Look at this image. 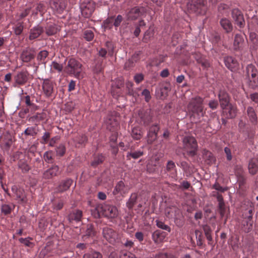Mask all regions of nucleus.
<instances>
[{"label": "nucleus", "instance_id": "nucleus-17", "mask_svg": "<svg viewBox=\"0 0 258 258\" xmlns=\"http://www.w3.org/2000/svg\"><path fill=\"white\" fill-rule=\"evenodd\" d=\"M248 170L250 174H255L258 171V160L251 159L248 163Z\"/></svg>", "mask_w": 258, "mask_h": 258}, {"label": "nucleus", "instance_id": "nucleus-13", "mask_svg": "<svg viewBox=\"0 0 258 258\" xmlns=\"http://www.w3.org/2000/svg\"><path fill=\"white\" fill-rule=\"evenodd\" d=\"M34 55L35 53L33 50L30 49H26L22 52L21 58L23 61L28 62L34 58Z\"/></svg>", "mask_w": 258, "mask_h": 258}, {"label": "nucleus", "instance_id": "nucleus-23", "mask_svg": "<svg viewBox=\"0 0 258 258\" xmlns=\"http://www.w3.org/2000/svg\"><path fill=\"white\" fill-rule=\"evenodd\" d=\"M217 199L219 202L218 207L220 215L222 217H224L226 215V209L223 202V198L221 195L218 194Z\"/></svg>", "mask_w": 258, "mask_h": 258}, {"label": "nucleus", "instance_id": "nucleus-15", "mask_svg": "<svg viewBox=\"0 0 258 258\" xmlns=\"http://www.w3.org/2000/svg\"><path fill=\"white\" fill-rule=\"evenodd\" d=\"M219 99L220 102V105L222 109L230 105L229 98L228 94L224 91H220L219 94Z\"/></svg>", "mask_w": 258, "mask_h": 258}, {"label": "nucleus", "instance_id": "nucleus-47", "mask_svg": "<svg viewBox=\"0 0 258 258\" xmlns=\"http://www.w3.org/2000/svg\"><path fill=\"white\" fill-rule=\"evenodd\" d=\"M2 211L5 214H8L11 212V208L8 205H4L2 206Z\"/></svg>", "mask_w": 258, "mask_h": 258}, {"label": "nucleus", "instance_id": "nucleus-30", "mask_svg": "<svg viewBox=\"0 0 258 258\" xmlns=\"http://www.w3.org/2000/svg\"><path fill=\"white\" fill-rule=\"evenodd\" d=\"M243 42L244 39L240 35H235L234 41V46L235 48L237 49L241 47L243 44Z\"/></svg>", "mask_w": 258, "mask_h": 258}, {"label": "nucleus", "instance_id": "nucleus-39", "mask_svg": "<svg viewBox=\"0 0 258 258\" xmlns=\"http://www.w3.org/2000/svg\"><path fill=\"white\" fill-rule=\"evenodd\" d=\"M84 38L87 41H91L94 38V34L91 30H86L84 33Z\"/></svg>", "mask_w": 258, "mask_h": 258}, {"label": "nucleus", "instance_id": "nucleus-20", "mask_svg": "<svg viewBox=\"0 0 258 258\" xmlns=\"http://www.w3.org/2000/svg\"><path fill=\"white\" fill-rule=\"evenodd\" d=\"M127 191V188L125 186L124 183L122 181H119L115 187L113 191L114 195L118 194H123Z\"/></svg>", "mask_w": 258, "mask_h": 258}, {"label": "nucleus", "instance_id": "nucleus-50", "mask_svg": "<svg viewBox=\"0 0 258 258\" xmlns=\"http://www.w3.org/2000/svg\"><path fill=\"white\" fill-rule=\"evenodd\" d=\"M122 18L121 15H118L116 18L113 21V25L115 27H118L121 23Z\"/></svg>", "mask_w": 258, "mask_h": 258}, {"label": "nucleus", "instance_id": "nucleus-53", "mask_svg": "<svg viewBox=\"0 0 258 258\" xmlns=\"http://www.w3.org/2000/svg\"><path fill=\"white\" fill-rule=\"evenodd\" d=\"M46 6L44 4L42 3H40L38 4L36 9L37 11L40 13H42L45 10Z\"/></svg>", "mask_w": 258, "mask_h": 258}, {"label": "nucleus", "instance_id": "nucleus-34", "mask_svg": "<svg viewBox=\"0 0 258 258\" xmlns=\"http://www.w3.org/2000/svg\"><path fill=\"white\" fill-rule=\"evenodd\" d=\"M101 254L96 251H91L85 254L83 258H101Z\"/></svg>", "mask_w": 258, "mask_h": 258}, {"label": "nucleus", "instance_id": "nucleus-19", "mask_svg": "<svg viewBox=\"0 0 258 258\" xmlns=\"http://www.w3.org/2000/svg\"><path fill=\"white\" fill-rule=\"evenodd\" d=\"M141 15L140 9L139 8L135 7L132 9L127 13V19L134 20L139 18Z\"/></svg>", "mask_w": 258, "mask_h": 258}, {"label": "nucleus", "instance_id": "nucleus-11", "mask_svg": "<svg viewBox=\"0 0 258 258\" xmlns=\"http://www.w3.org/2000/svg\"><path fill=\"white\" fill-rule=\"evenodd\" d=\"M166 236V232L159 230L154 231L152 235L153 240L156 244H159L162 242L165 239Z\"/></svg>", "mask_w": 258, "mask_h": 258}, {"label": "nucleus", "instance_id": "nucleus-40", "mask_svg": "<svg viewBox=\"0 0 258 258\" xmlns=\"http://www.w3.org/2000/svg\"><path fill=\"white\" fill-rule=\"evenodd\" d=\"M25 134L27 135L33 136L37 134V131L35 127H30L25 130Z\"/></svg>", "mask_w": 258, "mask_h": 258}, {"label": "nucleus", "instance_id": "nucleus-27", "mask_svg": "<svg viewBox=\"0 0 258 258\" xmlns=\"http://www.w3.org/2000/svg\"><path fill=\"white\" fill-rule=\"evenodd\" d=\"M144 155V152L141 150L133 151L127 153L126 157L130 160L131 158L137 159Z\"/></svg>", "mask_w": 258, "mask_h": 258}, {"label": "nucleus", "instance_id": "nucleus-5", "mask_svg": "<svg viewBox=\"0 0 258 258\" xmlns=\"http://www.w3.org/2000/svg\"><path fill=\"white\" fill-rule=\"evenodd\" d=\"M203 100L200 97H197L192 98L188 105V111L191 112L194 114H196L198 116H203Z\"/></svg>", "mask_w": 258, "mask_h": 258}, {"label": "nucleus", "instance_id": "nucleus-43", "mask_svg": "<svg viewBox=\"0 0 258 258\" xmlns=\"http://www.w3.org/2000/svg\"><path fill=\"white\" fill-rule=\"evenodd\" d=\"M52 153L51 151L46 152L43 155V158L45 161L49 162L52 159Z\"/></svg>", "mask_w": 258, "mask_h": 258}, {"label": "nucleus", "instance_id": "nucleus-35", "mask_svg": "<svg viewBox=\"0 0 258 258\" xmlns=\"http://www.w3.org/2000/svg\"><path fill=\"white\" fill-rule=\"evenodd\" d=\"M106 124L107 128L111 130L112 127H115L118 125V122L114 118H109L106 120Z\"/></svg>", "mask_w": 258, "mask_h": 258}, {"label": "nucleus", "instance_id": "nucleus-44", "mask_svg": "<svg viewBox=\"0 0 258 258\" xmlns=\"http://www.w3.org/2000/svg\"><path fill=\"white\" fill-rule=\"evenodd\" d=\"M142 95L144 96L147 102H148L151 98L150 91L147 89H144L142 92Z\"/></svg>", "mask_w": 258, "mask_h": 258}, {"label": "nucleus", "instance_id": "nucleus-48", "mask_svg": "<svg viewBox=\"0 0 258 258\" xmlns=\"http://www.w3.org/2000/svg\"><path fill=\"white\" fill-rule=\"evenodd\" d=\"M23 29V26L20 24H18L15 28V32L16 34L20 35L22 33Z\"/></svg>", "mask_w": 258, "mask_h": 258}, {"label": "nucleus", "instance_id": "nucleus-31", "mask_svg": "<svg viewBox=\"0 0 258 258\" xmlns=\"http://www.w3.org/2000/svg\"><path fill=\"white\" fill-rule=\"evenodd\" d=\"M58 30L57 27L54 24H50L46 28V33L48 35H52L55 34Z\"/></svg>", "mask_w": 258, "mask_h": 258}, {"label": "nucleus", "instance_id": "nucleus-21", "mask_svg": "<svg viewBox=\"0 0 258 258\" xmlns=\"http://www.w3.org/2000/svg\"><path fill=\"white\" fill-rule=\"evenodd\" d=\"M42 28L40 26L34 27L30 30L29 38L31 40L34 39L38 37L43 32Z\"/></svg>", "mask_w": 258, "mask_h": 258}, {"label": "nucleus", "instance_id": "nucleus-36", "mask_svg": "<svg viewBox=\"0 0 258 258\" xmlns=\"http://www.w3.org/2000/svg\"><path fill=\"white\" fill-rule=\"evenodd\" d=\"M104 160V157L102 155H98L95 157L94 160L92 162L91 165L93 166H96L98 164L101 163Z\"/></svg>", "mask_w": 258, "mask_h": 258}, {"label": "nucleus", "instance_id": "nucleus-52", "mask_svg": "<svg viewBox=\"0 0 258 258\" xmlns=\"http://www.w3.org/2000/svg\"><path fill=\"white\" fill-rule=\"evenodd\" d=\"M213 188L217 190H218V191H220L221 192H224V191H226L227 189V188L222 187V186H221L219 184H218L217 183H216L215 184H214L213 185Z\"/></svg>", "mask_w": 258, "mask_h": 258}, {"label": "nucleus", "instance_id": "nucleus-22", "mask_svg": "<svg viewBox=\"0 0 258 258\" xmlns=\"http://www.w3.org/2000/svg\"><path fill=\"white\" fill-rule=\"evenodd\" d=\"M16 82L19 85L25 84L28 80V74L26 72L18 73L15 78Z\"/></svg>", "mask_w": 258, "mask_h": 258}, {"label": "nucleus", "instance_id": "nucleus-59", "mask_svg": "<svg viewBox=\"0 0 258 258\" xmlns=\"http://www.w3.org/2000/svg\"><path fill=\"white\" fill-rule=\"evenodd\" d=\"M196 238L198 239L197 243L198 244L201 245L202 244V238H201V233L200 231L198 230H196L195 231Z\"/></svg>", "mask_w": 258, "mask_h": 258}, {"label": "nucleus", "instance_id": "nucleus-57", "mask_svg": "<svg viewBox=\"0 0 258 258\" xmlns=\"http://www.w3.org/2000/svg\"><path fill=\"white\" fill-rule=\"evenodd\" d=\"M19 241L26 246H30L31 242L29 240V238H21L19 239Z\"/></svg>", "mask_w": 258, "mask_h": 258}, {"label": "nucleus", "instance_id": "nucleus-4", "mask_svg": "<svg viewBox=\"0 0 258 258\" xmlns=\"http://www.w3.org/2000/svg\"><path fill=\"white\" fill-rule=\"evenodd\" d=\"M182 143L183 149L189 156H194L196 155L198 144L195 138L189 136H185L182 140Z\"/></svg>", "mask_w": 258, "mask_h": 258}, {"label": "nucleus", "instance_id": "nucleus-61", "mask_svg": "<svg viewBox=\"0 0 258 258\" xmlns=\"http://www.w3.org/2000/svg\"><path fill=\"white\" fill-rule=\"evenodd\" d=\"M19 167L22 169V170L23 172H27L29 170V166L25 163H23L20 164Z\"/></svg>", "mask_w": 258, "mask_h": 258}, {"label": "nucleus", "instance_id": "nucleus-2", "mask_svg": "<svg viewBox=\"0 0 258 258\" xmlns=\"http://www.w3.org/2000/svg\"><path fill=\"white\" fill-rule=\"evenodd\" d=\"M82 71L81 63L74 58L70 59L64 68V71L67 73L74 75L79 79L83 78L84 77Z\"/></svg>", "mask_w": 258, "mask_h": 258}, {"label": "nucleus", "instance_id": "nucleus-1", "mask_svg": "<svg viewBox=\"0 0 258 258\" xmlns=\"http://www.w3.org/2000/svg\"><path fill=\"white\" fill-rule=\"evenodd\" d=\"M95 210L97 212L96 215H95L96 217H99L102 215L108 218H114L118 215V210L116 207L109 204H99L96 207Z\"/></svg>", "mask_w": 258, "mask_h": 258}, {"label": "nucleus", "instance_id": "nucleus-10", "mask_svg": "<svg viewBox=\"0 0 258 258\" xmlns=\"http://www.w3.org/2000/svg\"><path fill=\"white\" fill-rule=\"evenodd\" d=\"M232 16L236 24L241 27L244 23V19L240 11L237 9H234L232 11Z\"/></svg>", "mask_w": 258, "mask_h": 258}, {"label": "nucleus", "instance_id": "nucleus-25", "mask_svg": "<svg viewBox=\"0 0 258 258\" xmlns=\"http://www.w3.org/2000/svg\"><path fill=\"white\" fill-rule=\"evenodd\" d=\"M12 190L15 192L17 200L22 203H25L26 202L25 195L23 194V191L21 190H17L16 186L12 187Z\"/></svg>", "mask_w": 258, "mask_h": 258}, {"label": "nucleus", "instance_id": "nucleus-58", "mask_svg": "<svg viewBox=\"0 0 258 258\" xmlns=\"http://www.w3.org/2000/svg\"><path fill=\"white\" fill-rule=\"evenodd\" d=\"M154 258H174L173 256L171 254L167 253H160L157 255Z\"/></svg>", "mask_w": 258, "mask_h": 258}, {"label": "nucleus", "instance_id": "nucleus-24", "mask_svg": "<svg viewBox=\"0 0 258 258\" xmlns=\"http://www.w3.org/2000/svg\"><path fill=\"white\" fill-rule=\"evenodd\" d=\"M220 25L223 29L227 33L231 32L232 30L231 23L226 18H223L221 20Z\"/></svg>", "mask_w": 258, "mask_h": 258}, {"label": "nucleus", "instance_id": "nucleus-56", "mask_svg": "<svg viewBox=\"0 0 258 258\" xmlns=\"http://www.w3.org/2000/svg\"><path fill=\"white\" fill-rule=\"evenodd\" d=\"M86 234L88 236H92L94 234V230L93 228V226L91 225H88L87 226V229L86 230Z\"/></svg>", "mask_w": 258, "mask_h": 258}, {"label": "nucleus", "instance_id": "nucleus-7", "mask_svg": "<svg viewBox=\"0 0 258 258\" xmlns=\"http://www.w3.org/2000/svg\"><path fill=\"white\" fill-rule=\"evenodd\" d=\"M205 0H189L187 9L193 12H198L199 10L204 6Z\"/></svg>", "mask_w": 258, "mask_h": 258}, {"label": "nucleus", "instance_id": "nucleus-33", "mask_svg": "<svg viewBox=\"0 0 258 258\" xmlns=\"http://www.w3.org/2000/svg\"><path fill=\"white\" fill-rule=\"evenodd\" d=\"M154 36V30L152 28H150L145 33L144 40L147 42Z\"/></svg>", "mask_w": 258, "mask_h": 258}, {"label": "nucleus", "instance_id": "nucleus-37", "mask_svg": "<svg viewBox=\"0 0 258 258\" xmlns=\"http://www.w3.org/2000/svg\"><path fill=\"white\" fill-rule=\"evenodd\" d=\"M156 225L157 227L159 228L162 229L163 230H165L168 231V232L170 231V228L167 226V225H165L163 222L162 221L156 220Z\"/></svg>", "mask_w": 258, "mask_h": 258}, {"label": "nucleus", "instance_id": "nucleus-45", "mask_svg": "<svg viewBox=\"0 0 258 258\" xmlns=\"http://www.w3.org/2000/svg\"><path fill=\"white\" fill-rule=\"evenodd\" d=\"M120 258H137L135 254L130 252H123L120 255Z\"/></svg>", "mask_w": 258, "mask_h": 258}, {"label": "nucleus", "instance_id": "nucleus-60", "mask_svg": "<svg viewBox=\"0 0 258 258\" xmlns=\"http://www.w3.org/2000/svg\"><path fill=\"white\" fill-rule=\"evenodd\" d=\"M159 130V128L157 125H154L150 127L149 131L157 135Z\"/></svg>", "mask_w": 258, "mask_h": 258}, {"label": "nucleus", "instance_id": "nucleus-64", "mask_svg": "<svg viewBox=\"0 0 258 258\" xmlns=\"http://www.w3.org/2000/svg\"><path fill=\"white\" fill-rule=\"evenodd\" d=\"M250 98L251 99V100L252 101H253L255 103H257L258 102V94L256 93H255L250 94Z\"/></svg>", "mask_w": 258, "mask_h": 258}, {"label": "nucleus", "instance_id": "nucleus-54", "mask_svg": "<svg viewBox=\"0 0 258 258\" xmlns=\"http://www.w3.org/2000/svg\"><path fill=\"white\" fill-rule=\"evenodd\" d=\"M114 19L113 18H110L106 19L104 22V25L105 28H110V24L113 22Z\"/></svg>", "mask_w": 258, "mask_h": 258}, {"label": "nucleus", "instance_id": "nucleus-42", "mask_svg": "<svg viewBox=\"0 0 258 258\" xmlns=\"http://www.w3.org/2000/svg\"><path fill=\"white\" fill-rule=\"evenodd\" d=\"M51 69H54L57 71L58 72L61 71L62 69V66L56 62H52L51 65Z\"/></svg>", "mask_w": 258, "mask_h": 258}, {"label": "nucleus", "instance_id": "nucleus-46", "mask_svg": "<svg viewBox=\"0 0 258 258\" xmlns=\"http://www.w3.org/2000/svg\"><path fill=\"white\" fill-rule=\"evenodd\" d=\"M48 55V52L45 50L41 51L37 56V58L39 60H43Z\"/></svg>", "mask_w": 258, "mask_h": 258}, {"label": "nucleus", "instance_id": "nucleus-9", "mask_svg": "<svg viewBox=\"0 0 258 258\" xmlns=\"http://www.w3.org/2000/svg\"><path fill=\"white\" fill-rule=\"evenodd\" d=\"M103 234L104 237L110 243L114 242L117 238L116 233L109 228H104L103 230Z\"/></svg>", "mask_w": 258, "mask_h": 258}, {"label": "nucleus", "instance_id": "nucleus-62", "mask_svg": "<svg viewBox=\"0 0 258 258\" xmlns=\"http://www.w3.org/2000/svg\"><path fill=\"white\" fill-rule=\"evenodd\" d=\"M50 137V134L48 132H45L42 136V143L46 144L48 142V140Z\"/></svg>", "mask_w": 258, "mask_h": 258}, {"label": "nucleus", "instance_id": "nucleus-55", "mask_svg": "<svg viewBox=\"0 0 258 258\" xmlns=\"http://www.w3.org/2000/svg\"><path fill=\"white\" fill-rule=\"evenodd\" d=\"M209 107L212 109H215L218 106V103L217 101L211 100L209 103Z\"/></svg>", "mask_w": 258, "mask_h": 258}, {"label": "nucleus", "instance_id": "nucleus-6", "mask_svg": "<svg viewBox=\"0 0 258 258\" xmlns=\"http://www.w3.org/2000/svg\"><path fill=\"white\" fill-rule=\"evenodd\" d=\"M95 3L92 1L82 2L80 6L82 15L86 18L90 17L95 10Z\"/></svg>", "mask_w": 258, "mask_h": 258}, {"label": "nucleus", "instance_id": "nucleus-12", "mask_svg": "<svg viewBox=\"0 0 258 258\" xmlns=\"http://www.w3.org/2000/svg\"><path fill=\"white\" fill-rule=\"evenodd\" d=\"M53 83L48 79H46L43 83V90L47 96H50L53 92Z\"/></svg>", "mask_w": 258, "mask_h": 258}, {"label": "nucleus", "instance_id": "nucleus-32", "mask_svg": "<svg viewBox=\"0 0 258 258\" xmlns=\"http://www.w3.org/2000/svg\"><path fill=\"white\" fill-rule=\"evenodd\" d=\"M137 199V195L136 194H133L131 195V197L127 202L126 203L127 207L131 209L136 204Z\"/></svg>", "mask_w": 258, "mask_h": 258}, {"label": "nucleus", "instance_id": "nucleus-38", "mask_svg": "<svg viewBox=\"0 0 258 258\" xmlns=\"http://www.w3.org/2000/svg\"><path fill=\"white\" fill-rule=\"evenodd\" d=\"M147 138L148 143L149 144H152L154 141H155L157 139V135H156V134L152 133V132H150L149 131L147 135Z\"/></svg>", "mask_w": 258, "mask_h": 258}, {"label": "nucleus", "instance_id": "nucleus-14", "mask_svg": "<svg viewBox=\"0 0 258 258\" xmlns=\"http://www.w3.org/2000/svg\"><path fill=\"white\" fill-rule=\"evenodd\" d=\"M223 113L225 114L227 117L232 118L236 116L237 114V108L235 106L230 104L224 107Z\"/></svg>", "mask_w": 258, "mask_h": 258}, {"label": "nucleus", "instance_id": "nucleus-63", "mask_svg": "<svg viewBox=\"0 0 258 258\" xmlns=\"http://www.w3.org/2000/svg\"><path fill=\"white\" fill-rule=\"evenodd\" d=\"M134 80L137 83H140L143 80V76L142 74H137L134 76Z\"/></svg>", "mask_w": 258, "mask_h": 258}, {"label": "nucleus", "instance_id": "nucleus-49", "mask_svg": "<svg viewBox=\"0 0 258 258\" xmlns=\"http://www.w3.org/2000/svg\"><path fill=\"white\" fill-rule=\"evenodd\" d=\"M56 153L60 156H62L65 153V148L63 145H60L56 149Z\"/></svg>", "mask_w": 258, "mask_h": 258}, {"label": "nucleus", "instance_id": "nucleus-41", "mask_svg": "<svg viewBox=\"0 0 258 258\" xmlns=\"http://www.w3.org/2000/svg\"><path fill=\"white\" fill-rule=\"evenodd\" d=\"M175 165L172 161H169L167 162L166 165V170L168 171L172 172L175 170Z\"/></svg>", "mask_w": 258, "mask_h": 258}, {"label": "nucleus", "instance_id": "nucleus-51", "mask_svg": "<svg viewBox=\"0 0 258 258\" xmlns=\"http://www.w3.org/2000/svg\"><path fill=\"white\" fill-rule=\"evenodd\" d=\"M251 216H250L247 219V232H249L252 228V222L251 221Z\"/></svg>", "mask_w": 258, "mask_h": 258}, {"label": "nucleus", "instance_id": "nucleus-26", "mask_svg": "<svg viewBox=\"0 0 258 258\" xmlns=\"http://www.w3.org/2000/svg\"><path fill=\"white\" fill-rule=\"evenodd\" d=\"M143 133L139 127H135L133 128L131 135L135 140H140L143 137Z\"/></svg>", "mask_w": 258, "mask_h": 258}, {"label": "nucleus", "instance_id": "nucleus-28", "mask_svg": "<svg viewBox=\"0 0 258 258\" xmlns=\"http://www.w3.org/2000/svg\"><path fill=\"white\" fill-rule=\"evenodd\" d=\"M82 216V211L80 210H76L70 214L69 216V219L70 221L75 220L76 221H80L81 220Z\"/></svg>", "mask_w": 258, "mask_h": 258}, {"label": "nucleus", "instance_id": "nucleus-18", "mask_svg": "<svg viewBox=\"0 0 258 258\" xmlns=\"http://www.w3.org/2000/svg\"><path fill=\"white\" fill-rule=\"evenodd\" d=\"M73 181L70 179H67L62 181L57 187V190L59 192H63L68 190L72 184Z\"/></svg>", "mask_w": 258, "mask_h": 258}, {"label": "nucleus", "instance_id": "nucleus-8", "mask_svg": "<svg viewBox=\"0 0 258 258\" xmlns=\"http://www.w3.org/2000/svg\"><path fill=\"white\" fill-rule=\"evenodd\" d=\"M60 173L58 166L54 165L45 170L43 174V178L46 179H51Z\"/></svg>", "mask_w": 258, "mask_h": 258}, {"label": "nucleus", "instance_id": "nucleus-16", "mask_svg": "<svg viewBox=\"0 0 258 258\" xmlns=\"http://www.w3.org/2000/svg\"><path fill=\"white\" fill-rule=\"evenodd\" d=\"M226 67L232 71H235L238 66L237 61L231 56H227L225 59Z\"/></svg>", "mask_w": 258, "mask_h": 258}, {"label": "nucleus", "instance_id": "nucleus-3", "mask_svg": "<svg viewBox=\"0 0 258 258\" xmlns=\"http://www.w3.org/2000/svg\"><path fill=\"white\" fill-rule=\"evenodd\" d=\"M246 83L251 88L258 87V72L253 65H248L246 68Z\"/></svg>", "mask_w": 258, "mask_h": 258}, {"label": "nucleus", "instance_id": "nucleus-29", "mask_svg": "<svg viewBox=\"0 0 258 258\" xmlns=\"http://www.w3.org/2000/svg\"><path fill=\"white\" fill-rule=\"evenodd\" d=\"M247 114L251 122H255L256 121L257 116L252 107H248L247 108Z\"/></svg>", "mask_w": 258, "mask_h": 258}]
</instances>
